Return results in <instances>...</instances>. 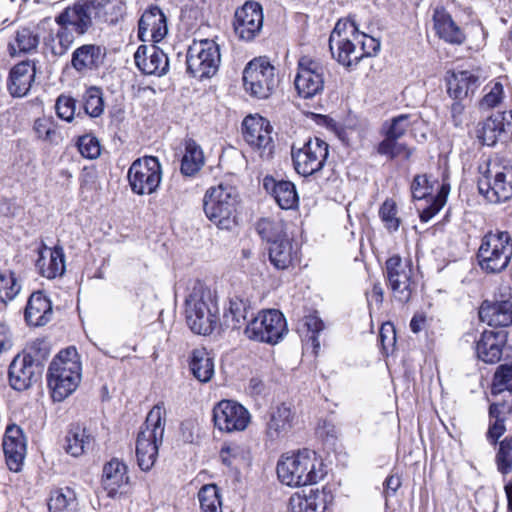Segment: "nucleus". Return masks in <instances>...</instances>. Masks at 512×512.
Segmentation results:
<instances>
[{
    "mask_svg": "<svg viewBox=\"0 0 512 512\" xmlns=\"http://www.w3.org/2000/svg\"><path fill=\"white\" fill-rule=\"evenodd\" d=\"M77 507L76 493L69 487L53 491L48 501L49 512H76Z\"/></svg>",
    "mask_w": 512,
    "mask_h": 512,
    "instance_id": "58836bf2",
    "label": "nucleus"
},
{
    "mask_svg": "<svg viewBox=\"0 0 512 512\" xmlns=\"http://www.w3.org/2000/svg\"><path fill=\"white\" fill-rule=\"evenodd\" d=\"M12 347V337L9 327L0 322V354Z\"/></svg>",
    "mask_w": 512,
    "mask_h": 512,
    "instance_id": "774afa93",
    "label": "nucleus"
},
{
    "mask_svg": "<svg viewBox=\"0 0 512 512\" xmlns=\"http://www.w3.org/2000/svg\"><path fill=\"white\" fill-rule=\"evenodd\" d=\"M81 380V362L76 348L60 351L50 363L48 385L54 401H62L72 394Z\"/></svg>",
    "mask_w": 512,
    "mask_h": 512,
    "instance_id": "7ed1b4c3",
    "label": "nucleus"
},
{
    "mask_svg": "<svg viewBox=\"0 0 512 512\" xmlns=\"http://www.w3.org/2000/svg\"><path fill=\"white\" fill-rule=\"evenodd\" d=\"M93 437L86 429L76 428L70 431L66 436L65 450L73 457H79L92 448Z\"/></svg>",
    "mask_w": 512,
    "mask_h": 512,
    "instance_id": "ea45409f",
    "label": "nucleus"
},
{
    "mask_svg": "<svg viewBox=\"0 0 512 512\" xmlns=\"http://www.w3.org/2000/svg\"><path fill=\"white\" fill-rule=\"evenodd\" d=\"M417 118L411 114H400L384 122L382 134L386 137L399 139L405 135L408 128L416 122Z\"/></svg>",
    "mask_w": 512,
    "mask_h": 512,
    "instance_id": "a18cd8bd",
    "label": "nucleus"
},
{
    "mask_svg": "<svg viewBox=\"0 0 512 512\" xmlns=\"http://www.w3.org/2000/svg\"><path fill=\"white\" fill-rule=\"evenodd\" d=\"M358 51L360 53V60L364 57L376 55L380 49V41L365 33H360L359 41H357Z\"/></svg>",
    "mask_w": 512,
    "mask_h": 512,
    "instance_id": "bf43d9fd",
    "label": "nucleus"
},
{
    "mask_svg": "<svg viewBox=\"0 0 512 512\" xmlns=\"http://www.w3.org/2000/svg\"><path fill=\"white\" fill-rule=\"evenodd\" d=\"M250 305L247 300L238 296L229 299L228 308L224 313L225 321L232 329H239L246 320Z\"/></svg>",
    "mask_w": 512,
    "mask_h": 512,
    "instance_id": "37998d69",
    "label": "nucleus"
},
{
    "mask_svg": "<svg viewBox=\"0 0 512 512\" xmlns=\"http://www.w3.org/2000/svg\"><path fill=\"white\" fill-rule=\"evenodd\" d=\"M201 512H221V497L215 484H206L198 492Z\"/></svg>",
    "mask_w": 512,
    "mask_h": 512,
    "instance_id": "49530a36",
    "label": "nucleus"
},
{
    "mask_svg": "<svg viewBox=\"0 0 512 512\" xmlns=\"http://www.w3.org/2000/svg\"><path fill=\"white\" fill-rule=\"evenodd\" d=\"M168 33L167 18L158 6H150L138 23V37L141 41L160 42Z\"/></svg>",
    "mask_w": 512,
    "mask_h": 512,
    "instance_id": "aec40b11",
    "label": "nucleus"
},
{
    "mask_svg": "<svg viewBox=\"0 0 512 512\" xmlns=\"http://www.w3.org/2000/svg\"><path fill=\"white\" fill-rule=\"evenodd\" d=\"M187 71L195 78L204 79L213 76L219 67V46L213 40L193 41L186 56Z\"/></svg>",
    "mask_w": 512,
    "mask_h": 512,
    "instance_id": "f8f14e48",
    "label": "nucleus"
},
{
    "mask_svg": "<svg viewBox=\"0 0 512 512\" xmlns=\"http://www.w3.org/2000/svg\"><path fill=\"white\" fill-rule=\"evenodd\" d=\"M512 392V363L500 365L493 378L492 393Z\"/></svg>",
    "mask_w": 512,
    "mask_h": 512,
    "instance_id": "864d4df0",
    "label": "nucleus"
},
{
    "mask_svg": "<svg viewBox=\"0 0 512 512\" xmlns=\"http://www.w3.org/2000/svg\"><path fill=\"white\" fill-rule=\"evenodd\" d=\"M161 176L160 162L153 156L135 160L127 174L131 190L138 195L154 193L160 185Z\"/></svg>",
    "mask_w": 512,
    "mask_h": 512,
    "instance_id": "4468645a",
    "label": "nucleus"
},
{
    "mask_svg": "<svg viewBox=\"0 0 512 512\" xmlns=\"http://www.w3.org/2000/svg\"><path fill=\"white\" fill-rule=\"evenodd\" d=\"M328 144L314 138L307 141L301 148L292 147V160L296 172L304 177L321 170L328 157Z\"/></svg>",
    "mask_w": 512,
    "mask_h": 512,
    "instance_id": "f3484780",
    "label": "nucleus"
},
{
    "mask_svg": "<svg viewBox=\"0 0 512 512\" xmlns=\"http://www.w3.org/2000/svg\"><path fill=\"white\" fill-rule=\"evenodd\" d=\"M293 413L290 407L281 404L270 413L266 434L271 440L284 437L292 428Z\"/></svg>",
    "mask_w": 512,
    "mask_h": 512,
    "instance_id": "e433bc0d",
    "label": "nucleus"
},
{
    "mask_svg": "<svg viewBox=\"0 0 512 512\" xmlns=\"http://www.w3.org/2000/svg\"><path fill=\"white\" fill-rule=\"evenodd\" d=\"M3 451L9 470L19 472L26 455V439L19 426H7L3 437Z\"/></svg>",
    "mask_w": 512,
    "mask_h": 512,
    "instance_id": "412c9836",
    "label": "nucleus"
},
{
    "mask_svg": "<svg viewBox=\"0 0 512 512\" xmlns=\"http://www.w3.org/2000/svg\"><path fill=\"white\" fill-rule=\"evenodd\" d=\"M506 427L503 419L495 420L487 431V439L491 441L493 445L496 444L497 440L505 433Z\"/></svg>",
    "mask_w": 512,
    "mask_h": 512,
    "instance_id": "69168bd1",
    "label": "nucleus"
},
{
    "mask_svg": "<svg viewBox=\"0 0 512 512\" xmlns=\"http://www.w3.org/2000/svg\"><path fill=\"white\" fill-rule=\"evenodd\" d=\"M257 231L269 244L287 238L285 224L279 219L262 218L257 223Z\"/></svg>",
    "mask_w": 512,
    "mask_h": 512,
    "instance_id": "c03bdc74",
    "label": "nucleus"
},
{
    "mask_svg": "<svg viewBox=\"0 0 512 512\" xmlns=\"http://www.w3.org/2000/svg\"><path fill=\"white\" fill-rule=\"evenodd\" d=\"M36 267L39 273L47 279L62 276L65 272V255L63 248L60 246L49 248L44 244L41 245L38 249Z\"/></svg>",
    "mask_w": 512,
    "mask_h": 512,
    "instance_id": "a878e982",
    "label": "nucleus"
},
{
    "mask_svg": "<svg viewBox=\"0 0 512 512\" xmlns=\"http://www.w3.org/2000/svg\"><path fill=\"white\" fill-rule=\"evenodd\" d=\"M495 464L498 472L504 476L512 471V436L505 437L499 443Z\"/></svg>",
    "mask_w": 512,
    "mask_h": 512,
    "instance_id": "3c124183",
    "label": "nucleus"
},
{
    "mask_svg": "<svg viewBox=\"0 0 512 512\" xmlns=\"http://www.w3.org/2000/svg\"><path fill=\"white\" fill-rule=\"evenodd\" d=\"M447 193L448 192L445 190V188L442 187L440 193L434 198L431 205L424 208L421 212L420 219L422 222H428L442 209L446 203Z\"/></svg>",
    "mask_w": 512,
    "mask_h": 512,
    "instance_id": "680f3d73",
    "label": "nucleus"
},
{
    "mask_svg": "<svg viewBox=\"0 0 512 512\" xmlns=\"http://www.w3.org/2000/svg\"><path fill=\"white\" fill-rule=\"evenodd\" d=\"M185 316L189 328L196 334L208 335L217 327L219 310L211 291L201 282L193 285L185 301Z\"/></svg>",
    "mask_w": 512,
    "mask_h": 512,
    "instance_id": "20e7f679",
    "label": "nucleus"
},
{
    "mask_svg": "<svg viewBox=\"0 0 512 512\" xmlns=\"http://www.w3.org/2000/svg\"><path fill=\"white\" fill-rule=\"evenodd\" d=\"M512 257V238L506 231L489 232L483 238L478 250V262L487 273L505 270Z\"/></svg>",
    "mask_w": 512,
    "mask_h": 512,
    "instance_id": "0eeeda50",
    "label": "nucleus"
},
{
    "mask_svg": "<svg viewBox=\"0 0 512 512\" xmlns=\"http://www.w3.org/2000/svg\"><path fill=\"white\" fill-rule=\"evenodd\" d=\"M102 487L107 495L114 498L117 494L123 493L129 484V476L125 463L117 458L111 459L103 467Z\"/></svg>",
    "mask_w": 512,
    "mask_h": 512,
    "instance_id": "393cba45",
    "label": "nucleus"
},
{
    "mask_svg": "<svg viewBox=\"0 0 512 512\" xmlns=\"http://www.w3.org/2000/svg\"><path fill=\"white\" fill-rule=\"evenodd\" d=\"M325 67L316 59L302 56L298 61L294 85L300 97L308 99L321 93L324 88Z\"/></svg>",
    "mask_w": 512,
    "mask_h": 512,
    "instance_id": "dca6fc26",
    "label": "nucleus"
},
{
    "mask_svg": "<svg viewBox=\"0 0 512 512\" xmlns=\"http://www.w3.org/2000/svg\"><path fill=\"white\" fill-rule=\"evenodd\" d=\"M383 294L384 292L381 284L378 282L374 283L372 290L367 293V301L370 309H372L373 306H375L376 308L380 307V305L383 302Z\"/></svg>",
    "mask_w": 512,
    "mask_h": 512,
    "instance_id": "338daca9",
    "label": "nucleus"
},
{
    "mask_svg": "<svg viewBox=\"0 0 512 512\" xmlns=\"http://www.w3.org/2000/svg\"><path fill=\"white\" fill-rule=\"evenodd\" d=\"M503 132H512V110L498 113L480 122L476 136L482 144L492 146Z\"/></svg>",
    "mask_w": 512,
    "mask_h": 512,
    "instance_id": "b1692460",
    "label": "nucleus"
},
{
    "mask_svg": "<svg viewBox=\"0 0 512 512\" xmlns=\"http://www.w3.org/2000/svg\"><path fill=\"white\" fill-rule=\"evenodd\" d=\"M212 412L215 427L227 433L244 431L251 419L249 411L234 400L219 401Z\"/></svg>",
    "mask_w": 512,
    "mask_h": 512,
    "instance_id": "a211bd4d",
    "label": "nucleus"
},
{
    "mask_svg": "<svg viewBox=\"0 0 512 512\" xmlns=\"http://www.w3.org/2000/svg\"><path fill=\"white\" fill-rule=\"evenodd\" d=\"M33 130L37 137L49 142L58 143L60 136L57 126L51 117H40L35 120Z\"/></svg>",
    "mask_w": 512,
    "mask_h": 512,
    "instance_id": "603ef678",
    "label": "nucleus"
},
{
    "mask_svg": "<svg viewBox=\"0 0 512 512\" xmlns=\"http://www.w3.org/2000/svg\"><path fill=\"white\" fill-rule=\"evenodd\" d=\"M386 278L394 298L408 302L417 287L412 261L398 255L390 257L386 261Z\"/></svg>",
    "mask_w": 512,
    "mask_h": 512,
    "instance_id": "ddd939ff",
    "label": "nucleus"
},
{
    "mask_svg": "<svg viewBox=\"0 0 512 512\" xmlns=\"http://www.w3.org/2000/svg\"><path fill=\"white\" fill-rule=\"evenodd\" d=\"M272 130L270 122L259 115H249L242 123L245 142L263 159H269L274 152Z\"/></svg>",
    "mask_w": 512,
    "mask_h": 512,
    "instance_id": "2eb2a0df",
    "label": "nucleus"
},
{
    "mask_svg": "<svg viewBox=\"0 0 512 512\" xmlns=\"http://www.w3.org/2000/svg\"><path fill=\"white\" fill-rule=\"evenodd\" d=\"M326 472L322 459L315 451L301 449L282 455L277 463V475L281 483L289 487L314 485Z\"/></svg>",
    "mask_w": 512,
    "mask_h": 512,
    "instance_id": "f03ea898",
    "label": "nucleus"
},
{
    "mask_svg": "<svg viewBox=\"0 0 512 512\" xmlns=\"http://www.w3.org/2000/svg\"><path fill=\"white\" fill-rule=\"evenodd\" d=\"M279 76L267 57H256L243 70V85L247 93L258 99H267L275 91Z\"/></svg>",
    "mask_w": 512,
    "mask_h": 512,
    "instance_id": "6e6552de",
    "label": "nucleus"
},
{
    "mask_svg": "<svg viewBox=\"0 0 512 512\" xmlns=\"http://www.w3.org/2000/svg\"><path fill=\"white\" fill-rule=\"evenodd\" d=\"M505 343L503 332L485 330L476 341V355L481 361L494 364L502 357V348Z\"/></svg>",
    "mask_w": 512,
    "mask_h": 512,
    "instance_id": "c85d7f7f",
    "label": "nucleus"
},
{
    "mask_svg": "<svg viewBox=\"0 0 512 512\" xmlns=\"http://www.w3.org/2000/svg\"><path fill=\"white\" fill-rule=\"evenodd\" d=\"M134 60L139 70L147 75L162 76L169 68L167 55L154 45H140L134 54Z\"/></svg>",
    "mask_w": 512,
    "mask_h": 512,
    "instance_id": "4be33fe9",
    "label": "nucleus"
},
{
    "mask_svg": "<svg viewBox=\"0 0 512 512\" xmlns=\"http://www.w3.org/2000/svg\"><path fill=\"white\" fill-rule=\"evenodd\" d=\"M78 149L82 156L88 159H96L100 156L99 141L92 135H84L78 140Z\"/></svg>",
    "mask_w": 512,
    "mask_h": 512,
    "instance_id": "4d7b16f0",
    "label": "nucleus"
},
{
    "mask_svg": "<svg viewBox=\"0 0 512 512\" xmlns=\"http://www.w3.org/2000/svg\"><path fill=\"white\" fill-rule=\"evenodd\" d=\"M262 6L255 1H246L235 11L233 28L235 34L243 41H252L263 28Z\"/></svg>",
    "mask_w": 512,
    "mask_h": 512,
    "instance_id": "6ab92c4d",
    "label": "nucleus"
},
{
    "mask_svg": "<svg viewBox=\"0 0 512 512\" xmlns=\"http://www.w3.org/2000/svg\"><path fill=\"white\" fill-rule=\"evenodd\" d=\"M264 189L273 196L280 208L289 210L298 206L299 197L291 181L276 180L272 176L263 179Z\"/></svg>",
    "mask_w": 512,
    "mask_h": 512,
    "instance_id": "cd10ccee",
    "label": "nucleus"
},
{
    "mask_svg": "<svg viewBox=\"0 0 512 512\" xmlns=\"http://www.w3.org/2000/svg\"><path fill=\"white\" fill-rule=\"evenodd\" d=\"M238 194L235 188L220 184L210 187L203 198L206 217L222 230H231L237 224Z\"/></svg>",
    "mask_w": 512,
    "mask_h": 512,
    "instance_id": "423d86ee",
    "label": "nucleus"
},
{
    "mask_svg": "<svg viewBox=\"0 0 512 512\" xmlns=\"http://www.w3.org/2000/svg\"><path fill=\"white\" fill-rule=\"evenodd\" d=\"M398 139L386 137L378 144L377 152L380 155L387 156L390 159L403 157L409 159L412 151L404 143L397 141Z\"/></svg>",
    "mask_w": 512,
    "mask_h": 512,
    "instance_id": "8fccbe9b",
    "label": "nucleus"
},
{
    "mask_svg": "<svg viewBox=\"0 0 512 512\" xmlns=\"http://www.w3.org/2000/svg\"><path fill=\"white\" fill-rule=\"evenodd\" d=\"M56 113L65 121H72L75 113V100L72 97L61 95L56 101Z\"/></svg>",
    "mask_w": 512,
    "mask_h": 512,
    "instance_id": "052dcab7",
    "label": "nucleus"
},
{
    "mask_svg": "<svg viewBox=\"0 0 512 512\" xmlns=\"http://www.w3.org/2000/svg\"><path fill=\"white\" fill-rule=\"evenodd\" d=\"M21 284L13 271L0 272V301L6 303L13 300L20 292Z\"/></svg>",
    "mask_w": 512,
    "mask_h": 512,
    "instance_id": "09e8293b",
    "label": "nucleus"
},
{
    "mask_svg": "<svg viewBox=\"0 0 512 512\" xmlns=\"http://www.w3.org/2000/svg\"><path fill=\"white\" fill-rule=\"evenodd\" d=\"M478 190L490 203H500L512 197V168L497 162L480 167Z\"/></svg>",
    "mask_w": 512,
    "mask_h": 512,
    "instance_id": "9d476101",
    "label": "nucleus"
},
{
    "mask_svg": "<svg viewBox=\"0 0 512 512\" xmlns=\"http://www.w3.org/2000/svg\"><path fill=\"white\" fill-rule=\"evenodd\" d=\"M479 318L489 326L507 327L512 324V302L486 300L479 308Z\"/></svg>",
    "mask_w": 512,
    "mask_h": 512,
    "instance_id": "2f4dec72",
    "label": "nucleus"
},
{
    "mask_svg": "<svg viewBox=\"0 0 512 512\" xmlns=\"http://www.w3.org/2000/svg\"><path fill=\"white\" fill-rule=\"evenodd\" d=\"M433 21L434 29L441 39L451 44H462L464 42L465 35L463 31L444 9H435Z\"/></svg>",
    "mask_w": 512,
    "mask_h": 512,
    "instance_id": "72a5a7b5",
    "label": "nucleus"
},
{
    "mask_svg": "<svg viewBox=\"0 0 512 512\" xmlns=\"http://www.w3.org/2000/svg\"><path fill=\"white\" fill-rule=\"evenodd\" d=\"M105 52L95 44H84L72 53L71 66L79 73L86 74L98 69L104 61Z\"/></svg>",
    "mask_w": 512,
    "mask_h": 512,
    "instance_id": "c756f323",
    "label": "nucleus"
},
{
    "mask_svg": "<svg viewBox=\"0 0 512 512\" xmlns=\"http://www.w3.org/2000/svg\"><path fill=\"white\" fill-rule=\"evenodd\" d=\"M34 359L29 354L17 355L9 366L8 376L10 386L17 391L29 388L35 377Z\"/></svg>",
    "mask_w": 512,
    "mask_h": 512,
    "instance_id": "bb28decb",
    "label": "nucleus"
},
{
    "mask_svg": "<svg viewBox=\"0 0 512 512\" xmlns=\"http://www.w3.org/2000/svg\"><path fill=\"white\" fill-rule=\"evenodd\" d=\"M324 324L322 320L315 314H310L304 317L301 331L304 334V341L311 344L317 352L320 348L318 339L319 333L323 330Z\"/></svg>",
    "mask_w": 512,
    "mask_h": 512,
    "instance_id": "de8ad7c7",
    "label": "nucleus"
},
{
    "mask_svg": "<svg viewBox=\"0 0 512 512\" xmlns=\"http://www.w3.org/2000/svg\"><path fill=\"white\" fill-rule=\"evenodd\" d=\"M39 45V36L30 28H20L17 30L14 40L9 43V50L12 56L20 53H30L35 51Z\"/></svg>",
    "mask_w": 512,
    "mask_h": 512,
    "instance_id": "a19ab883",
    "label": "nucleus"
},
{
    "mask_svg": "<svg viewBox=\"0 0 512 512\" xmlns=\"http://www.w3.org/2000/svg\"><path fill=\"white\" fill-rule=\"evenodd\" d=\"M166 410L163 402H159L149 411L144 426L138 433L136 456L141 470L149 471L158 456V448L162 443L165 430Z\"/></svg>",
    "mask_w": 512,
    "mask_h": 512,
    "instance_id": "39448f33",
    "label": "nucleus"
},
{
    "mask_svg": "<svg viewBox=\"0 0 512 512\" xmlns=\"http://www.w3.org/2000/svg\"><path fill=\"white\" fill-rule=\"evenodd\" d=\"M189 368L198 381L207 383L215 373L214 359L206 348H195L189 357Z\"/></svg>",
    "mask_w": 512,
    "mask_h": 512,
    "instance_id": "f704fd0d",
    "label": "nucleus"
},
{
    "mask_svg": "<svg viewBox=\"0 0 512 512\" xmlns=\"http://www.w3.org/2000/svg\"><path fill=\"white\" fill-rule=\"evenodd\" d=\"M290 512H324L325 497L320 492H310L305 497L294 496L290 499Z\"/></svg>",
    "mask_w": 512,
    "mask_h": 512,
    "instance_id": "79ce46f5",
    "label": "nucleus"
},
{
    "mask_svg": "<svg viewBox=\"0 0 512 512\" xmlns=\"http://www.w3.org/2000/svg\"><path fill=\"white\" fill-rule=\"evenodd\" d=\"M53 309L51 301L42 292L31 294L25 308V320L30 326H44L51 319Z\"/></svg>",
    "mask_w": 512,
    "mask_h": 512,
    "instance_id": "7c9ffc66",
    "label": "nucleus"
},
{
    "mask_svg": "<svg viewBox=\"0 0 512 512\" xmlns=\"http://www.w3.org/2000/svg\"><path fill=\"white\" fill-rule=\"evenodd\" d=\"M360 32L354 21L339 20L329 37V48L332 57L345 67L356 66L360 62L357 41Z\"/></svg>",
    "mask_w": 512,
    "mask_h": 512,
    "instance_id": "1a4fd4ad",
    "label": "nucleus"
},
{
    "mask_svg": "<svg viewBox=\"0 0 512 512\" xmlns=\"http://www.w3.org/2000/svg\"><path fill=\"white\" fill-rule=\"evenodd\" d=\"M242 456L243 449L240 446L233 444L224 446L220 452L221 460L227 466H231L235 459Z\"/></svg>",
    "mask_w": 512,
    "mask_h": 512,
    "instance_id": "0e129e2a",
    "label": "nucleus"
},
{
    "mask_svg": "<svg viewBox=\"0 0 512 512\" xmlns=\"http://www.w3.org/2000/svg\"><path fill=\"white\" fill-rule=\"evenodd\" d=\"M84 110L91 117H98L104 111V102L100 89L89 88L84 94Z\"/></svg>",
    "mask_w": 512,
    "mask_h": 512,
    "instance_id": "5fc2aeb1",
    "label": "nucleus"
},
{
    "mask_svg": "<svg viewBox=\"0 0 512 512\" xmlns=\"http://www.w3.org/2000/svg\"><path fill=\"white\" fill-rule=\"evenodd\" d=\"M485 90H487V92L480 101V106L482 108H493L497 106L503 98L502 84L495 82L492 85L486 86Z\"/></svg>",
    "mask_w": 512,
    "mask_h": 512,
    "instance_id": "13d9d810",
    "label": "nucleus"
},
{
    "mask_svg": "<svg viewBox=\"0 0 512 512\" xmlns=\"http://www.w3.org/2000/svg\"><path fill=\"white\" fill-rule=\"evenodd\" d=\"M411 192L413 199L422 200L430 195V187L428 185V179L425 175L415 176L412 185Z\"/></svg>",
    "mask_w": 512,
    "mask_h": 512,
    "instance_id": "e2e57ef3",
    "label": "nucleus"
},
{
    "mask_svg": "<svg viewBox=\"0 0 512 512\" xmlns=\"http://www.w3.org/2000/svg\"><path fill=\"white\" fill-rule=\"evenodd\" d=\"M269 260L279 270H286L298 261V251L287 237L269 246Z\"/></svg>",
    "mask_w": 512,
    "mask_h": 512,
    "instance_id": "c9c22d12",
    "label": "nucleus"
},
{
    "mask_svg": "<svg viewBox=\"0 0 512 512\" xmlns=\"http://www.w3.org/2000/svg\"><path fill=\"white\" fill-rule=\"evenodd\" d=\"M204 165V155L201 147L194 140L185 142V153L181 160V173L185 176L196 174Z\"/></svg>",
    "mask_w": 512,
    "mask_h": 512,
    "instance_id": "4c0bfd02",
    "label": "nucleus"
},
{
    "mask_svg": "<svg viewBox=\"0 0 512 512\" xmlns=\"http://www.w3.org/2000/svg\"><path fill=\"white\" fill-rule=\"evenodd\" d=\"M244 333L252 341L275 345L284 339L288 327L279 310L269 309L260 311L249 321Z\"/></svg>",
    "mask_w": 512,
    "mask_h": 512,
    "instance_id": "9b49d317",
    "label": "nucleus"
},
{
    "mask_svg": "<svg viewBox=\"0 0 512 512\" xmlns=\"http://www.w3.org/2000/svg\"><path fill=\"white\" fill-rule=\"evenodd\" d=\"M379 216L389 232L398 230L401 220L397 216V206L393 200L388 199L381 205Z\"/></svg>",
    "mask_w": 512,
    "mask_h": 512,
    "instance_id": "6e6d98bb",
    "label": "nucleus"
},
{
    "mask_svg": "<svg viewBox=\"0 0 512 512\" xmlns=\"http://www.w3.org/2000/svg\"><path fill=\"white\" fill-rule=\"evenodd\" d=\"M482 76L478 70L453 71L447 76V91L456 100H462L479 88Z\"/></svg>",
    "mask_w": 512,
    "mask_h": 512,
    "instance_id": "5701e85b",
    "label": "nucleus"
},
{
    "mask_svg": "<svg viewBox=\"0 0 512 512\" xmlns=\"http://www.w3.org/2000/svg\"><path fill=\"white\" fill-rule=\"evenodd\" d=\"M35 77V68L28 62H21L15 65L9 75L8 90L14 97L25 96L32 85Z\"/></svg>",
    "mask_w": 512,
    "mask_h": 512,
    "instance_id": "473e14b6",
    "label": "nucleus"
},
{
    "mask_svg": "<svg viewBox=\"0 0 512 512\" xmlns=\"http://www.w3.org/2000/svg\"><path fill=\"white\" fill-rule=\"evenodd\" d=\"M121 9L114 0H77L55 17L56 28H49L43 43L53 55L62 56L74 43V32L84 35L94 24H116ZM50 25V18L43 19L39 24L42 29Z\"/></svg>",
    "mask_w": 512,
    "mask_h": 512,
    "instance_id": "f257e3e1",
    "label": "nucleus"
}]
</instances>
